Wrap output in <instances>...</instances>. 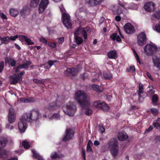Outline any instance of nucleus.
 <instances>
[{
    "mask_svg": "<svg viewBox=\"0 0 160 160\" xmlns=\"http://www.w3.org/2000/svg\"><path fill=\"white\" fill-rule=\"evenodd\" d=\"M41 114L37 109H32L23 115L18 123V128L20 132H24L28 126L27 122H32L38 119Z\"/></svg>",
    "mask_w": 160,
    "mask_h": 160,
    "instance_id": "obj_1",
    "label": "nucleus"
},
{
    "mask_svg": "<svg viewBox=\"0 0 160 160\" xmlns=\"http://www.w3.org/2000/svg\"><path fill=\"white\" fill-rule=\"evenodd\" d=\"M75 98L82 108H85L90 104L89 98L83 91L78 90L76 92Z\"/></svg>",
    "mask_w": 160,
    "mask_h": 160,
    "instance_id": "obj_2",
    "label": "nucleus"
},
{
    "mask_svg": "<svg viewBox=\"0 0 160 160\" xmlns=\"http://www.w3.org/2000/svg\"><path fill=\"white\" fill-rule=\"evenodd\" d=\"M107 144L112 155L114 157L116 156L119 151L118 144L117 139L116 138H111Z\"/></svg>",
    "mask_w": 160,
    "mask_h": 160,
    "instance_id": "obj_3",
    "label": "nucleus"
},
{
    "mask_svg": "<svg viewBox=\"0 0 160 160\" xmlns=\"http://www.w3.org/2000/svg\"><path fill=\"white\" fill-rule=\"evenodd\" d=\"M8 140L6 137L2 136L1 137V148H4L7 143ZM8 157V152L5 149L1 150V158L5 159Z\"/></svg>",
    "mask_w": 160,
    "mask_h": 160,
    "instance_id": "obj_4",
    "label": "nucleus"
},
{
    "mask_svg": "<svg viewBox=\"0 0 160 160\" xmlns=\"http://www.w3.org/2000/svg\"><path fill=\"white\" fill-rule=\"evenodd\" d=\"M157 48L156 46L151 44H147L144 48L145 54L147 56L153 55L157 51Z\"/></svg>",
    "mask_w": 160,
    "mask_h": 160,
    "instance_id": "obj_5",
    "label": "nucleus"
},
{
    "mask_svg": "<svg viewBox=\"0 0 160 160\" xmlns=\"http://www.w3.org/2000/svg\"><path fill=\"white\" fill-rule=\"evenodd\" d=\"M93 106L95 108L100 109L105 112L108 111L109 109L108 105L102 101H97L94 102Z\"/></svg>",
    "mask_w": 160,
    "mask_h": 160,
    "instance_id": "obj_6",
    "label": "nucleus"
},
{
    "mask_svg": "<svg viewBox=\"0 0 160 160\" xmlns=\"http://www.w3.org/2000/svg\"><path fill=\"white\" fill-rule=\"evenodd\" d=\"M62 21L64 25L68 29L71 28L72 24L70 16L68 14L64 13L62 14Z\"/></svg>",
    "mask_w": 160,
    "mask_h": 160,
    "instance_id": "obj_7",
    "label": "nucleus"
},
{
    "mask_svg": "<svg viewBox=\"0 0 160 160\" xmlns=\"http://www.w3.org/2000/svg\"><path fill=\"white\" fill-rule=\"evenodd\" d=\"M147 40L146 35L144 32L140 33L138 36L137 42L140 46H142L146 44Z\"/></svg>",
    "mask_w": 160,
    "mask_h": 160,
    "instance_id": "obj_8",
    "label": "nucleus"
},
{
    "mask_svg": "<svg viewBox=\"0 0 160 160\" xmlns=\"http://www.w3.org/2000/svg\"><path fill=\"white\" fill-rule=\"evenodd\" d=\"M74 130L70 128H67L66 131V134L63 139L64 142H67L72 139L74 136Z\"/></svg>",
    "mask_w": 160,
    "mask_h": 160,
    "instance_id": "obj_9",
    "label": "nucleus"
},
{
    "mask_svg": "<svg viewBox=\"0 0 160 160\" xmlns=\"http://www.w3.org/2000/svg\"><path fill=\"white\" fill-rule=\"evenodd\" d=\"M124 29L126 33L128 34H133L135 32L134 27L130 23H127L125 24Z\"/></svg>",
    "mask_w": 160,
    "mask_h": 160,
    "instance_id": "obj_10",
    "label": "nucleus"
},
{
    "mask_svg": "<svg viewBox=\"0 0 160 160\" xmlns=\"http://www.w3.org/2000/svg\"><path fill=\"white\" fill-rule=\"evenodd\" d=\"M66 108L70 112V113L68 112L67 113H66V114L70 116H73L77 109L76 105L73 103L69 102L67 104Z\"/></svg>",
    "mask_w": 160,
    "mask_h": 160,
    "instance_id": "obj_11",
    "label": "nucleus"
},
{
    "mask_svg": "<svg viewBox=\"0 0 160 160\" xmlns=\"http://www.w3.org/2000/svg\"><path fill=\"white\" fill-rule=\"evenodd\" d=\"M16 114L13 108H11L9 110L8 115V121L10 123H12L15 122L16 120Z\"/></svg>",
    "mask_w": 160,
    "mask_h": 160,
    "instance_id": "obj_12",
    "label": "nucleus"
},
{
    "mask_svg": "<svg viewBox=\"0 0 160 160\" xmlns=\"http://www.w3.org/2000/svg\"><path fill=\"white\" fill-rule=\"evenodd\" d=\"M48 3V0H41L39 7V13H41L44 11Z\"/></svg>",
    "mask_w": 160,
    "mask_h": 160,
    "instance_id": "obj_13",
    "label": "nucleus"
},
{
    "mask_svg": "<svg viewBox=\"0 0 160 160\" xmlns=\"http://www.w3.org/2000/svg\"><path fill=\"white\" fill-rule=\"evenodd\" d=\"M144 8L148 12H153L155 9V4L152 2H148L145 4Z\"/></svg>",
    "mask_w": 160,
    "mask_h": 160,
    "instance_id": "obj_14",
    "label": "nucleus"
},
{
    "mask_svg": "<svg viewBox=\"0 0 160 160\" xmlns=\"http://www.w3.org/2000/svg\"><path fill=\"white\" fill-rule=\"evenodd\" d=\"M128 135L125 132H119L118 135V139L121 141H123L126 140L128 138Z\"/></svg>",
    "mask_w": 160,
    "mask_h": 160,
    "instance_id": "obj_15",
    "label": "nucleus"
},
{
    "mask_svg": "<svg viewBox=\"0 0 160 160\" xmlns=\"http://www.w3.org/2000/svg\"><path fill=\"white\" fill-rule=\"evenodd\" d=\"M107 56L109 58L115 59L118 57L117 51L115 50H111L107 53Z\"/></svg>",
    "mask_w": 160,
    "mask_h": 160,
    "instance_id": "obj_16",
    "label": "nucleus"
},
{
    "mask_svg": "<svg viewBox=\"0 0 160 160\" xmlns=\"http://www.w3.org/2000/svg\"><path fill=\"white\" fill-rule=\"evenodd\" d=\"M67 72L69 73L72 76H75L79 72V70L78 68H67L66 70Z\"/></svg>",
    "mask_w": 160,
    "mask_h": 160,
    "instance_id": "obj_17",
    "label": "nucleus"
},
{
    "mask_svg": "<svg viewBox=\"0 0 160 160\" xmlns=\"http://www.w3.org/2000/svg\"><path fill=\"white\" fill-rule=\"evenodd\" d=\"M10 78L12 80L11 83L12 84H15L18 83L20 80V78L17 76L16 74H14L12 76H11Z\"/></svg>",
    "mask_w": 160,
    "mask_h": 160,
    "instance_id": "obj_18",
    "label": "nucleus"
},
{
    "mask_svg": "<svg viewBox=\"0 0 160 160\" xmlns=\"http://www.w3.org/2000/svg\"><path fill=\"white\" fill-rule=\"evenodd\" d=\"M5 62L8 63L9 65L12 67H14L16 64V61L12 58H8L6 57L5 58Z\"/></svg>",
    "mask_w": 160,
    "mask_h": 160,
    "instance_id": "obj_19",
    "label": "nucleus"
},
{
    "mask_svg": "<svg viewBox=\"0 0 160 160\" xmlns=\"http://www.w3.org/2000/svg\"><path fill=\"white\" fill-rule=\"evenodd\" d=\"M152 60L154 66L160 70V58L155 57L153 58Z\"/></svg>",
    "mask_w": 160,
    "mask_h": 160,
    "instance_id": "obj_20",
    "label": "nucleus"
},
{
    "mask_svg": "<svg viewBox=\"0 0 160 160\" xmlns=\"http://www.w3.org/2000/svg\"><path fill=\"white\" fill-rule=\"evenodd\" d=\"M63 157L62 155L58 154L56 152H52L50 155V157L52 159L60 158Z\"/></svg>",
    "mask_w": 160,
    "mask_h": 160,
    "instance_id": "obj_21",
    "label": "nucleus"
},
{
    "mask_svg": "<svg viewBox=\"0 0 160 160\" xmlns=\"http://www.w3.org/2000/svg\"><path fill=\"white\" fill-rule=\"evenodd\" d=\"M110 38L113 40H115V39L118 42H120L121 41V39L118 35H117V33H114L110 35Z\"/></svg>",
    "mask_w": 160,
    "mask_h": 160,
    "instance_id": "obj_22",
    "label": "nucleus"
},
{
    "mask_svg": "<svg viewBox=\"0 0 160 160\" xmlns=\"http://www.w3.org/2000/svg\"><path fill=\"white\" fill-rule=\"evenodd\" d=\"M144 92L143 85L141 83H139L138 87V94L139 96L138 99L140 101L141 99V94H143Z\"/></svg>",
    "mask_w": 160,
    "mask_h": 160,
    "instance_id": "obj_23",
    "label": "nucleus"
},
{
    "mask_svg": "<svg viewBox=\"0 0 160 160\" xmlns=\"http://www.w3.org/2000/svg\"><path fill=\"white\" fill-rule=\"evenodd\" d=\"M103 76L104 79L107 80H110L112 77V74L109 72H104Z\"/></svg>",
    "mask_w": 160,
    "mask_h": 160,
    "instance_id": "obj_24",
    "label": "nucleus"
},
{
    "mask_svg": "<svg viewBox=\"0 0 160 160\" xmlns=\"http://www.w3.org/2000/svg\"><path fill=\"white\" fill-rule=\"evenodd\" d=\"M89 28H83L82 30L81 29V32L83 38L85 39L87 38V33L89 30Z\"/></svg>",
    "mask_w": 160,
    "mask_h": 160,
    "instance_id": "obj_25",
    "label": "nucleus"
},
{
    "mask_svg": "<svg viewBox=\"0 0 160 160\" xmlns=\"http://www.w3.org/2000/svg\"><path fill=\"white\" fill-rule=\"evenodd\" d=\"M151 18L152 20H154L156 19H159L160 18V10H158V12L154 13L152 15Z\"/></svg>",
    "mask_w": 160,
    "mask_h": 160,
    "instance_id": "obj_26",
    "label": "nucleus"
},
{
    "mask_svg": "<svg viewBox=\"0 0 160 160\" xmlns=\"http://www.w3.org/2000/svg\"><path fill=\"white\" fill-rule=\"evenodd\" d=\"M32 152L33 153V157L36 158L38 160H43L42 157L39 154L37 153L34 150L32 149Z\"/></svg>",
    "mask_w": 160,
    "mask_h": 160,
    "instance_id": "obj_27",
    "label": "nucleus"
},
{
    "mask_svg": "<svg viewBox=\"0 0 160 160\" xmlns=\"http://www.w3.org/2000/svg\"><path fill=\"white\" fill-rule=\"evenodd\" d=\"M10 13L11 16L13 17H15L18 14V12L17 10L11 9L10 10Z\"/></svg>",
    "mask_w": 160,
    "mask_h": 160,
    "instance_id": "obj_28",
    "label": "nucleus"
},
{
    "mask_svg": "<svg viewBox=\"0 0 160 160\" xmlns=\"http://www.w3.org/2000/svg\"><path fill=\"white\" fill-rule=\"evenodd\" d=\"M1 42L2 43H4L5 44H8L10 42L9 37L8 36L5 37L3 38H1Z\"/></svg>",
    "mask_w": 160,
    "mask_h": 160,
    "instance_id": "obj_29",
    "label": "nucleus"
},
{
    "mask_svg": "<svg viewBox=\"0 0 160 160\" xmlns=\"http://www.w3.org/2000/svg\"><path fill=\"white\" fill-rule=\"evenodd\" d=\"M40 0H31V6L32 7H37Z\"/></svg>",
    "mask_w": 160,
    "mask_h": 160,
    "instance_id": "obj_30",
    "label": "nucleus"
},
{
    "mask_svg": "<svg viewBox=\"0 0 160 160\" xmlns=\"http://www.w3.org/2000/svg\"><path fill=\"white\" fill-rule=\"evenodd\" d=\"M31 64V62L30 61H27V62L23 63L22 65H19L21 68L27 69L28 67Z\"/></svg>",
    "mask_w": 160,
    "mask_h": 160,
    "instance_id": "obj_31",
    "label": "nucleus"
},
{
    "mask_svg": "<svg viewBox=\"0 0 160 160\" xmlns=\"http://www.w3.org/2000/svg\"><path fill=\"white\" fill-rule=\"evenodd\" d=\"M156 122L153 123V126L157 129H160V118H158Z\"/></svg>",
    "mask_w": 160,
    "mask_h": 160,
    "instance_id": "obj_32",
    "label": "nucleus"
},
{
    "mask_svg": "<svg viewBox=\"0 0 160 160\" xmlns=\"http://www.w3.org/2000/svg\"><path fill=\"white\" fill-rule=\"evenodd\" d=\"M74 38L77 44L79 45L82 42L83 40L81 38L77 36L75 37Z\"/></svg>",
    "mask_w": 160,
    "mask_h": 160,
    "instance_id": "obj_33",
    "label": "nucleus"
},
{
    "mask_svg": "<svg viewBox=\"0 0 160 160\" xmlns=\"http://www.w3.org/2000/svg\"><path fill=\"white\" fill-rule=\"evenodd\" d=\"M28 10L27 7H24L20 12L21 15L22 17L24 16Z\"/></svg>",
    "mask_w": 160,
    "mask_h": 160,
    "instance_id": "obj_34",
    "label": "nucleus"
},
{
    "mask_svg": "<svg viewBox=\"0 0 160 160\" xmlns=\"http://www.w3.org/2000/svg\"><path fill=\"white\" fill-rule=\"evenodd\" d=\"M92 87L94 90L96 91L97 92H101V91L99 89V86L98 85L93 84L92 85Z\"/></svg>",
    "mask_w": 160,
    "mask_h": 160,
    "instance_id": "obj_35",
    "label": "nucleus"
},
{
    "mask_svg": "<svg viewBox=\"0 0 160 160\" xmlns=\"http://www.w3.org/2000/svg\"><path fill=\"white\" fill-rule=\"evenodd\" d=\"M154 30L157 32L160 33V22L156 24Z\"/></svg>",
    "mask_w": 160,
    "mask_h": 160,
    "instance_id": "obj_36",
    "label": "nucleus"
},
{
    "mask_svg": "<svg viewBox=\"0 0 160 160\" xmlns=\"http://www.w3.org/2000/svg\"><path fill=\"white\" fill-rule=\"evenodd\" d=\"M152 101L153 102H157L158 100V96L157 94H154L152 98Z\"/></svg>",
    "mask_w": 160,
    "mask_h": 160,
    "instance_id": "obj_37",
    "label": "nucleus"
},
{
    "mask_svg": "<svg viewBox=\"0 0 160 160\" xmlns=\"http://www.w3.org/2000/svg\"><path fill=\"white\" fill-rule=\"evenodd\" d=\"M23 146L25 149H28L30 147V145H29L28 142L27 141H24L22 143Z\"/></svg>",
    "mask_w": 160,
    "mask_h": 160,
    "instance_id": "obj_38",
    "label": "nucleus"
},
{
    "mask_svg": "<svg viewBox=\"0 0 160 160\" xmlns=\"http://www.w3.org/2000/svg\"><path fill=\"white\" fill-rule=\"evenodd\" d=\"M133 53L134 54L135 57V58L137 61V62L139 63L140 64H141V62L139 59V58L137 54V52L134 51H133Z\"/></svg>",
    "mask_w": 160,
    "mask_h": 160,
    "instance_id": "obj_39",
    "label": "nucleus"
},
{
    "mask_svg": "<svg viewBox=\"0 0 160 160\" xmlns=\"http://www.w3.org/2000/svg\"><path fill=\"white\" fill-rule=\"evenodd\" d=\"M151 112L153 115H155L158 113V110L157 109L152 108L151 109Z\"/></svg>",
    "mask_w": 160,
    "mask_h": 160,
    "instance_id": "obj_40",
    "label": "nucleus"
},
{
    "mask_svg": "<svg viewBox=\"0 0 160 160\" xmlns=\"http://www.w3.org/2000/svg\"><path fill=\"white\" fill-rule=\"evenodd\" d=\"M92 111L91 109L88 108H87L85 112V114L86 115L89 116L91 115L92 113Z\"/></svg>",
    "mask_w": 160,
    "mask_h": 160,
    "instance_id": "obj_41",
    "label": "nucleus"
},
{
    "mask_svg": "<svg viewBox=\"0 0 160 160\" xmlns=\"http://www.w3.org/2000/svg\"><path fill=\"white\" fill-rule=\"evenodd\" d=\"M81 32V29L78 28L77 29L74 33V35L75 37L78 36L79 35L80 33Z\"/></svg>",
    "mask_w": 160,
    "mask_h": 160,
    "instance_id": "obj_42",
    "label": "nucleus"
},
{
    "mask_svg": "<svg viewBox=\"0 0 160 160\" xmlns=\"http://www.w3.org/2000/svg\"><path fill=\"white\" fill-rule=\"evenodd\" d=\"M33 82L36 83L43 84L44 83V81L43 80H38L34 79L33 80Z\"/></svg>",
    "mask_w": 160,
    "mask_h": 160,
    "instance_id": "obj_43",
    "label": "nucleus"
},
{
    "mask_svg": "<svg viewBox=\"0 0 160 160\" xmlns=\"http://www.w3.org/2000/svg\"><path fill=\"white\" fill-rule=\"evenodd\" d=\"M104 0H93L94 4L95 5L100 4Z\"/></svg>",
    "mask_w": 160,
    "mask_h": 160,
    "instance_id": "obj_44",
    "label": "nucleus"
},
{
    "mask_svg": "<svg viewBox=\"0 0 160 160\" xmlns=\"http://www.w3.org/2000/svg\"><path fill=\"white\" fill-rule=\"evenodd\" d=\"M25 41L27 43L28 45H32L34 44V43L32 42L30 39L28 38V37L26 38H25Z\"/></svg>",
    "mask_w": 160,
    "mask_h": 160,
    "instance_id": "obj_45",
    "label": "nucleus"
},
{
    "mask_svg": "<svg viewBox=\"0 0 160 160\" xmlns=\"http://www.w3.org/2000/svg\"><path fill=\"white\" fill-rule=\"evenodd\" d=\"M1 18L3 20L4 22H6L7 21V16L3 13H1Z\"/></svg>",
    "mask_w": 160,
    "mask_h": 160,
    "instance_id": "obj_46",
    "label": "nucleus"
},
{
    "mask_svg": "<svg viewBox=\"0 0 160 160\" xmlns=\"http://www.w3.org/2000/svg\"><path fill=\"white\" fill-rule=\"evenodd\" d=\"M135 71V68L134 66L130 67L129 69L128 68H127L126 69V71L127 72H133Z\"/></svg>",
    "mask_w": 160,
    "mask_h": 160,
    "instance_id": "obj_47",
    "label": "nucleus"
},
{
    "mask_svg": "<svg viewBox=\"0 0 160 160\" xmlns=\"http://www.w3.org/2000/svg\"><path fill=\"white\" fill-rule=\"evenodd\" d=\"M56 62V60L53 61L52 60H49L48 61V64L49 67H50L51 68L54 64V63Z\"/></svg>",
    "mask_w": 160,
    "mask_h": 160,
    "instance_id": "obj_48",
    "label": "nucleus"
},
{
    "mask_svg": "<svg viewBox=\"0 0 160 160\" xmlns=\"http://www.w3.org/2000/svg\"><path fill=\"white\" fill-rule=\"evenodd\" d=\"M154 140L155 143L160 142V135L156 136Z\"/></svg>",
    "mask_w": 160,
    "mask_h": 160,
    "instance_id": "obj_49",
    "label": "nucleus"
},
{
    "mask_svg": "<svg viewBox=\"0 0 160 160\" xmlns=\"http://www.w3.org/2000/svg\"><path fill=\"white\" fill-rule=\"evenodd\" d=\"M6 127L7 129L10 130H13L14 128V127L12 125L9 124H7Z\"/></svg>",
    "mask_w": 160,
    "mask_h": 160,
    "instance_id": "obj_50",
    "label": "nucleus"
},
{
    "mask_svg": "<svg viewBox=\"0 0 160 160\" xmlns=\"http://www.w3.org/2000/svg\"><path fill=\"white\" fill-rule=\"evenodd\" d=\"M39 41L45 44H47L48 43L47 40L43 37H41L40 38Z\"/></svg>",
    "mask_w": 160,
    "mask_h": 160,
    "instance_id": "obj_51",
    "label": "nucleus"
},
{
    "mask_svg": "<svg viewBox=\"0 0 160 160\" xmlns=\"http://www.w3.org/2000/svg\"><path fill=\"white\" fill-rule=\"evenodd\" d=\"M25 72L23 71L21 72L20 73H18L17 75V76L20 78V79L22 80V76L25 74Z\"/></svg>",
    "mask_w": 160,
    "mask_h": 160,
    "instance_id": "obj_52",
    "label": "nucleus"
},
{
    "mask_svg": "<svg viewBox=\"0 0 160 160\" xmlns=\"http://www.w3.org/2000/svg\"><path fill=\"white\" fill-rule=\"evenodd\" d=\"M99 130L102 133H103L105 132V129L102 126V125H99Z\"/></svg>",
    "mask_w": 160,
    "mask_h": 160,
    "instance_id": "obj_53",
    "label": "nucleus"
},
{
    "mask_svg": "<svg viewBox=\"0 0 160 160\" xmlns=\"http://www.w3.org/2000/svg\"><path fill=\"white\" fill-rule=\"evenodd\" d=\"M52 118L58 119L60 118L59 115L58 113H55L53 114Z\"/></svg>",
    "mask_w": 160,
    "mask_h": 160,
    "instance_id": "obj_54",
    "label": "nucleus"
},
{
    "mask_svg": "<svg viewBox=\"0 0 160 160\" xmlns=\"http://www.w3.org/2000/svg\"><path fill=\"white\" fill-rule=\"evenodd\" d=\"M18 38V35H15L14 36H10L9 37V41L12 40V41H14L16 39Z\"/></svg>",
    "mask_w": 160,
    "mask_h": 160,
    "instance_id": "obj_55",
    "label": "nucleus"
},
{
    "mask_svg": "<svg viewBox=\"0 0 160 160\" xmlns=\"http://www.w3.org/2000/svg\"><path fill=\"white\" fill-rule=\"evenodd\" d=\"M64 41V38L63 37L59 38L58 39V42L60 44H62Z\"/></svg>",
    "mask_w": 160,
    "mask_h": 160,
    "instance_id": "obj_56",
    "label": "nucleus"
},
{
    "mask_svg": "<svg viewBox=\"0 0 160 160\" xmlns=\"http://www.w3.org/2000/svg\"><path fill=\"white\" fill-rule=\"evenodd\" d=\"M48 45L50 47L52 48H56L57 47V45L55 43H50L49 42L48 43Z\"/></svg>",
    "mask_w": 160,
    "mask_h": 160,
    "instance_id": "obj_57",
    "label": "nucleus"
},
{
    "mask_svg": "<svg viewBox=\"0 0 160 160\" xmlns=\"http://www.w3.org/2000/svg\"><path fill=\"white\" fill-rule=\"evenodd\" d=\"M80 77L83 80H85L88 78L87 76L86 75V73H84L83 74L81 75Z\"/></svg>",
    "mask_w": 160,
    "mask_h": 160,
    "instance_id": "obj_58",
    "label": "nucleus"
},
{
    "mask_svg": "<svg viewBox=\"0 0 160 160\" xmlns=\"http://www.w3.org/2000/svg\"><path fill=\"white\" fill-rule=\"evenodd\" d=\"M87 152H91L92 151V149L91 146L88 145H87Z\"/></svg>",
    "mask_w": 160,
    "mask_h": 160,
    "instance_id": "obj_59",
    "label": "nucleus"
},
{
    "mask_svg": "<svg viewBox=\"0 0 160 160\" xmlns=\"http://www.w3.org/2000/svg\"><path fill=\"white\" fill-rule=\"evenodd\" d=\"M27 37L24 35H18V38H19L20 39H24L25 41V38H27Z\"/></svg>",
    "mask_w": 160,
    "mask_h": 160,
    "instance_id": "obj_60",
    "label": "nucleus"
},
{
    "mask_svg": "<svg viewBox=\"0 0 160 160\" xmlns=\"http://www.w3.org/2000/svg\"><path fill=\"white\" fill-rule=\"evenodd\" d=\"M82 154L83 158L84 160L86 159L85 152L84 149H82Z\"/></svg>",
    "mask_w": 160,
    "mask_h": 160,
    "instance_id": "obj_61",
    "label": "nucleus"
},
{
    "mask_svg": "<svg viewBox=\"0 0 160 160\" xmlns=\"http://www.w3.org/2000/svg\"><path fill=\"white\" fill-rule=\"evenodd\" d=\"M115 19L116 21L119 22L121 20V18L120 16L117 15L115 17Z\"/></svg>",
    "mask_w": 160,
    "mask_h": 160,
    "instance_id": "obj_62",
    "label": "nucleus"
},
{
    "mask_svg": "<svg viewBox=\"0 0 160 160\" xmlns=\"http://www.w3.org/2000/svg\"><path fill=\"white\" fill-rule=\"evenodd\" d=\"M21 69L20 66L19 65L15 69V71L17 72H19L20 71V69Z\"/></svg>",
    "mask_w": 160,
    "mask_h": 160,
    "instance_id": "obj_63",
    "label": "nucleus"
},
{
    "mask_svg": "<svg viewBox=\"0 0 160 160\" xmlns=\"http://www.w3.org/2000/svg\"><path fill=\"white\" fill-rule=\"evenodd\" d=\"M94 144L95 146H98L100 144V143L98 141L95 140L94 141Z\"/></svg>",
    "mask_w": 160,
    "mask_h": 160,
    "instance_id": "obj_64",
    "label": "nucleus"
}]
</instances>
